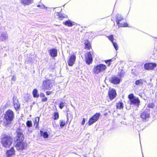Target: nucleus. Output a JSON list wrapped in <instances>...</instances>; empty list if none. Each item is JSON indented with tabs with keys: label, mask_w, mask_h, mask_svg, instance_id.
I'll list each match as a JSON object with an SVG mask.
<instances>
[{
	"label": "nucleus",
	"mask_w": 157,
	"mask_h": 157,
	"mask_svg": "<svg viewBox=\"0 0 157 157\" xmlns=\"http://www.w3.org/2000/svg\"><path fill=\"white\" fill-rule=\"evenodd\" d=\"M65 104H66L65 102H63L62 101H61L59 104V108L60 109H62L64 106Z\"/></svg>",
	"instance_id": "33"
},
{
	"label": "nucleus",
	"mask_w": 157,
	"mask_h": 157,
	"mask_svg": "<svg viewBox=\"0 0 157 157\" xmlns=\"http://www.w3.org/2000/svg\"><path fill=\"white\" fill-rule=\"evenodd\" d=\"M128 98L129 99L130 104L135 105L138 106L140 105V101L138 97H135L133 94H131L128 96Z\"/></svg>",
	"instance_id": "5"
},
{
	"label": "nucleus",
	"mask_w": 157,
	"mask_h": 157,
	"mask_svg": "<svg viewBox=\"0 0 157 157\" xmlns=\"http://www.w3.org/2000/svg\"><path fill=\"white\" fill-rule=\"evenodd\" d=\"M121 81V79L117 76H114L111 77L109 80L110 83L114 84H119Z\"/></svg>",
	"instance_id": "13"
},
{
	"label": "nucleus",
	"mask_w": 157,
	"mask_h": 157,
	"mask_svg": "<svg viewBox=\"0 0 157 157\" xmlns=\"http://www.w3.org/2000/svg\"><path fill=\"white\" fill-rule=\"evenodd\" d=\"M39 120L40 117H36L34 118L33 121V124L35 128L36 129L39 128Z\"/></svg>",
	"instance_id": "19"
},
{
	"label": "nucleus",
	"mask_w": 157,
	"mask_h": 157,
	"mask_svg": "<svg viewBox=\"0 0 157 157\" xmlns=\"http://www.w3.org/2000/svg\"><path fill=\"white\" fill-rule=\"evenodd\" d=\"M7 36L5 34H2L0 35V40L3 41L5 40L7 38Z\"/></svg>",
	"instance_id": "25"
},
{
	"label": "nucleus",
	"mask_w": 157,
	"mask_h": 157,
	"mask_svg": "<svg viewBox=\"0 0 157 157\" xmlns=\"http://www.w3.org/2000/svg\"><path fill=\"white\" fill-rule=\"evenodd\" d=\"M85 118H83L82 119V121L81 122V124L82 125H84L85 124Z\"/></svg>",
	"instance_id": "40"
},
{
	"label": "nucleus",
	"mask_w": 157,
	"mask_h": 157,
	"mask_svg": "<svg viewBox=\"0 0 157 157\" xmlns=\"http://www.w3.org/2000/svg\"><path fill=\"white\" fill-rule=\"evenodd\" d=\"M124 74V72L123 70H121V71L118 73V75L119 77H121L123 76Z\"/></svg>",
	"instance_id": "35"
},
{
	"label": "nucleus",
	"mask_w": 157,
	"mask_h": 157,
	"mask_svg": "<svg viewBox=\"0 0 157 157\" xmlns=\"http://www.w3.org/2000/svg\"><path fill=\"white\" fill-rule=\"evenodd\" d=\"M123 19V17H121L120 16H118L116 17V22L117 25H118L121 23L120 22V21H121Z\"/></svg>",
	"instance_id": "26"
},
{
	"label": "nucleus",
	"mask_w": 157,
	"mask_h": 157,
	"mask_svg": "<svg viewBox=\"0 0 157 157\" xmlns=\"http://www.w3.org/2000/svg\"><path fill=\"white\" fill-rule=\"evenodd\" d=\"M56 16L58 17L57 18L60 20H62L65 18H67V16L63 13L60 12H56Z\"/></svg>",
	"instance_id": "16"
},
{
	"label": "nucleus",
	"mask_w": 157,
	"mask_h": 157,
	"mask_svg": "<svg viewBox=\"0 0 157 157\" xmlns=\"http://www.w3.org/2000/svg\"><path fill=\"white\" fill-rule=\"evenodd\" d=\"M84 48L86 50H90L92 49V46L90 41L87 40H85L84 43Z\"/></svg>",
	"instance_id": "18"
},
{
	"label": "nucleus",
	"mask_w": 157,
	"mask_h": 157,
	"mask_svg": "<svg viewBox=\"0 0 157 157\" xmlns=\"http://www.w3.org/2000/svg\"><path fill=\"white\" fill-rule=\"evenodd\" d=\"M59 117V113L58 112H55L53 113L52 119L54 120L58 119Z\"/></svg>",
	"instance_id": "27"
},
{
	"label": "nucleus",
	"mask_w": 157,
	"mask_h": 157,
	"mask_svg": "<svg viewBox=\"0 0 157 157\" xmlns=\"http://www.w3.org/2000/svg\"><path fill=\"white\" fill-rule=\"evenodd\" d=\"M14 117V112L10 109H8L6 111L4 118L6 122H9L13 120Z\"/></svg>",
	"instance_id": "3"
},
{
	"label": "nucleus",
	"mask_w": 157,
	"mask_h": 157,
	"mask_svg": "<svg viewBox=\"0 0 157 157\" xmlns=\"http://www.w3.org/2000/svg\"><path fill=\"white\" fill-rule=\"evenodd\" d=\"M156 98H157V95L156 96Z\"/></svg>",
	"instance_id": "44"
},
{
	"label": "nucleus",
	"mask_w": 157,
	"mask_h": 157,
	"mask_svg": "<svg viewBox=\"0 0 157 157\" xmlns=\"http://www.w3.org/2000/svg\"><path fill=\"white\" fill-rule=\"evenodd\" d=\"M27 126L28 127H31L32 126V123L31 121L28 120L26 122Z\"/></svg>",
	"instance_id": "32"
},
{
	"label": "nucleus",
	"mask_w": 157,
	"mask_h": 157,
	"mask_svg": "<svg viewBox=\"0 0 157 157\" xmlns=\"http://www.w3.org/2000/svg\"><path fill=\"white\" fill-rule=\"evenodd\" d=\"M63 24L68 27H71L73 25H75V23L73 22H72L71 20H68L63 22Z\"/></svg>",
	"instance_id": "20"
},
{
	"label": "nucleus",
	"mask_w": 157,
	"mask_h": 157,
	"mask_svg": "<svg viewBox=\"0 0 157 157\" xmlns=\"http://www.w3.org/2000/svg\"><path fill=\"white\" fill-rule=\"evenodd\" d=\"M13 78H13H12V79H13V80H15V77H14V78Z\"/></svg>",
	"instance_id": "43"
},
{
	"label": "nucleus",
	"mask_w": 157,
	"mask_h": 157,
	"mask_svg": "<svg viewBox=\"0 0 157 157\" xmlns=\"http://www.w3.org/2000/svg\"><path fill=\"white\" fill-rule=\"evenodd\" d=\"M154 106V103L149 104L148 107L150 108H152Z\"/></svg>",
	"instance_id": "38"
},
{
	"label": "nucleus",
	"mask_w": 157,
	"mask_h": 157,
	"mask_svg": "<svg viewBox=\"0 0 157 157\" xmlns=\"http://www.w3.org/2000/svg\"><path fill=\"white\" fill-rule=\"evenodd\" d=\"M150 117V113L147 111H144L140 114V117L143 121H145Z\"/></svg>",
	"instance_id": "15"
},
{
	"label": "nucleus",
	"mask_w": 157,
	"mask_h": 157,
	"mask_svg": "<svg viewBox=\"0 0 157 157\" xmlns=\"http://www.w3.org/2000/svg\"><path fill=\"white\" fill-rule=\"evenodd\" d=\"M116 108L119 109H123L124 107L123 104L122 102L119 101L116 104Z\"/></svg>",
	"instance_id": "24"
},
{
	"label": "nucleus",
	"mask_w": 157,
	"mask_h": 157,
	"mask_svg": "<svg viewBox=\"0 0 157 157\" xmlns=\"http://www.w3.org/2000/svg\"><path fill=\"white\" fill-rule=\"evenodd\" d=\"M93 52H88L86 53L85 55V59L86 64L88 65H90L92 63L93 60V57L92 56V54Z\"/></svg>",
	"instance_id": "7"
},
{
	"label": "nucleus",
	"mask_w": 157,
	"mask_h": 157,
	"mask_svg": "<svg viewBox=\"0 0 157 157\" xmlns=\"http://www.w3.org/2000/svg\"><path fill=\"white\" fill-rule=\"evenodd\" d=\"M100 116L99 113H96L90 117L88 121V125H90L97 121L99 118Z\"/></svg>",
	"instance_id": "8"
},
{
	"label": "nucleus",
	"mask_w": 157,
	"mask_h": 157,
	"mask_svg": "<svg viewBox=\"0 0 157 157\" xmlns=\"http://www.w3.org/2000/svg\"><path fill=\"white\" fill-rule=\"evenodd\" d=\"M119 27H125L128 26V24L126 22H124L123 23H121L118 25Z\"/></svg>",
	"instance_id": "30"
},
{
	"label": "nucleus",
	"mask_w": 157,
	"mask_h": 157,
	"mask_svg": "<svg viewBox=\"0 0 157 157\" xmlns=\"http://www.w3.org/2000/svg\"><path fill=\"white\" fill-rule=\"evenodd\" d=\"M76 59V56L73 54L70 56L67 61L68 64L69 66H72L75 63Z\"/></svg>",
	"instance_id": "10"
},
{
	"label": "nucleus",
	"mask_w": 157,
	"mask_h": 157,
	"mask_svg": "<svg viewBox=\"0 0 157 157\" xmlns=\"http://www.w3.org/2000/svg\"><path fill=\"white\" fill-rule=\"evenodd\" d=\"M109 63V62H108V63H108H108Z\"/></svg>",
	"instance_id": "45"
},
{
	"label": "nucleus",
	"mask_w": 157,
	"mask_h": 157,
	"mask_svg": "<svg viewBox=\"0 0 157 157\" xmlns=\"http://www.w3.org/2000/svg\"><path fill=\"white\" fill-rule=\"evenodd\" d=\"M67 121L66 122L65 121L63 120H60L59 121V125L61 128H62L67 123L68 121V117L67 116Z\"/></svg>",
	"instance_id": "23"
},
{
	"label": "nucleus",
	"mask_w": 157,
	"mask_h": 157,
	"mask_svg": "<svg viewBox=\"0 0 157 157\" xmlns=\"http://www.w3.org/2000/svg\"><path fill=\"white\" fill-rule=\"evenodd\" d=\"M106 68L105 65L103 64H99L95 66L93 69V72L96 74H98L105 71Z\"/></svg>",
	"instance_id": "4"
},
{
	"label": "nucleus",
	"mask_w": 157,
	"mask_h": 157,
	"mask_svg": "<svg viewBox=\"0 0 157 157\" xmlns=\"http://www.w3.org/2000/svg\"><path fill=\"white\" fill-rule=\"evenodd\" d=\"M21 130V129L18 128L16 131L17 135L15 137V147L17 150L21 151L25 149L27 144L23 141L24 137Z\"/></svg>",
	"instance_id": "1"
},
{
	"label": "nucleus",
	"mask_w": 157,
	"mask_h": 157,
	"mask_svg": "<svg viewBox=\"0 0 157 157\" xmlns=\"http://www.w3.org/2000/svg\"><path fill=\"white\" fill-rule=\"evenodd\" d=\"M107 37L113 43V42L114 38L113 35H110L107 36Z\"/></svg>",
	"instance_id": "34"
},
{
	"label": "nucleus",
	"mask_w": 157,
	"mask_h": 157,
	"mask_svg": "<svg viewBox=\"0 0 157 157\" xmlns=\"http://www.w3.org/2000/svg\"><path fill=\"white\" fill-rule=\"evenodd\" d=\"M108 114V113H105L103 114V115L105 116H106Z\"/></svg>",
	"instance_id": "41"
},
{
	"label": "nucleus",
	"mask_w": 157,
	"mask_h": 157,
	"mask_svg": "<svg viewBox=\"0 0 157 157\" xmlns=\"http://www.w3.org/2000/svg\"><path fill=\"white\" fill-rule=\"evenodd\" d=\"M49 55L50 56L54 57L57 56V50L56 48H52L49 50Z\"/></svg>",
	"instance_id": "17"
},
{
	"label": "nucleus",
	"mask_w": 157,
	"mask_h": 157,
	"mask_svg": "<svg viewBox=\"0 0 157 157\" xmlns=\"http://www.w3.org/2000/svg\"><path fill=\"white\" fill-rule=\"evenodd\" d=\"M143 80L142 79H140L136 80L135 82V84L136 85H142L143 83Z\"/></svg>",
	"instance_id": "28"
},
{
	"label": "nucleus",
	"mask_w": 157,
	"mask_h": 157,
	"mask_svg": "<svg viewBox=\"0 0 157 157\" xmlns=\"http://www.w3.org/2000/svg\"><path fill=\"white\" fill-rule=\"evenodd\" d=\"M115 49L117 50L118 49V46L117 44L114 42L112 43Z\"/></svg>",
	"instance_id": "36"
},
{
	"label": "nucleus",
	"mask_w": 157,
	"mask_h": 157,
	"mask_svg": "<svg viewBox=\"0 0 157 157\" xmlns=\"http://www.w3.org/2000/svg\"><path fill=\"white\" fill-rule=\"evenodd\" d=\"M1 143L3 147L6 148H9L12 144V137L8 135L4 134L1 138Z\"/></svg>",
	"instance_id": "2"
},
{
	"label": "nucleus",
	"mask_w": 157,
	"mask_h": 157,
	"mask_svg": "<svg viewBox=\"0 0 157 157\" xmlns=\"http://www.w3.org/2000/svg\"><path fill=\"white\" fill-rule=\"evenodd\" d=\"M157 66V64L154 63H146L144 64V68L146 70H153Z\"/></svg>",
	"instance_id": "11"
},
{
	"label": "nucleus",
	"mask_w": 157,
	"mask_h": 157,
	"mask_svg": "<svg viewBox=\"0 0 157 157\" xmlns=\"http://www.w3.org/2000/svg\"><path fill=\"white\" fill-rule=\"evenodd\" d=\"M112 59H108V60H105V62L106 63H108V62H109V63H108V66H109L110 65V64H111V63H110L112 61Z\"/></svg>",
	"instance_id": "37"
},
{
	"label": "nucleus",
	"mask_w": 157,
	"mask_h": 157,
	"mask_svg": "<svg viewBox=\"0 0 157 157\" xmlns=\"http://www.w3.org/2000/svg\"><path fill=\"white\" fill-rule=\"evenodd\" d=\"M41 6V5H37V7H40Z\"/></svg>",
	"instance_id": "42"
},
{
	"label": "nucleus",
	"mask_w": 157,
	"mask_h": 157,
	"mask_svg": "<svg viewBox=\"0 0 157 157\" xmlns=\"http://www.w3.org/2000/svg\"><path fill=\"white\" fill-rule=\"evenodd\" d=\"M117 95V93L115 90L112 89L109 90L108 91V96L110 101L115 98Z\"/></svg>",
	"instance_id": "9"
},
{
	"label": "nucleus",
	"mask_w": 157,
	"mask_h": 157,
	"mask_svg": "<svg viewBox=\"0 0 157 157\" xmlns=\"http://www.w3.org/2000/svg\"><path fill=\"white\" fill-rule=\"evenodd\" d=\"M32 94L33 97L35 98H38L39 96L38 90L36 89H33V91Z\"/></svg>",
	"instance_id": "22"
},
{
	"label": "nucleus",
	"mask_w": 157,
	"mask_h": 157,
	"mask_svg": "<svg viewBox=\"0 0 157 157\" xmlns=\"http://www.w3.org/2000/svg\"><path fill=\"white\" fill-rule=\"evenodd\" d=\"M51 93H52L51 91H47L46 92V95H49L51 94Z\"/></svg>",
	"instance_id": "39"
},
{
	"label": "nucleus",
	"mask_w": 157,
	"mask_h": 157,
	"mask_svg": "<svg viewBox=\"0 0 157 157\" xmlns=\"http://www.w3.org/2000/svg\"><path fill=\"white\" fill-rule=\"evenodd\" d=\"M40 97L42 98L41 99L42 102H45L47 100V98L45 96V95L43 93H41L40 94Z\"/></svg>",
	"instance_id": "29"
},
{
	"label": "nucleus",
	"mask_w": 157,
	"mask_h": 157,
	"mask_svg": "<svg viewBox=\"0 0 157 157\" xmlns=\"http://www.w3.org/2000/svg\"><path fill=\"white\" fill-rule=\"evenodd\" d=\"M21 3L24 6L30 4L33 2V0H20Z\"/></svg>",
	"instance_id": "21"
},
{
	"label": "nucleus",
	"mask_w": 157,
	"mask_h": 157,
	"mask_svg": "<svg viewBox=\"0 0 157 157\" xmlns=\"http://www.w3.org/2000/svg\"><path fill=\"white\" fill-rule=\"evenodd\" d=\"M40 133L41 135L43 134V137L44 138H46L48 137V134L47 132H43L42 131H40Z\"/></svg>",
	"instance_id": "31"
},
{
	"label": "nucleus",
	"mask_w": 157,
	"mask_h": 157,
	"mask_svg": "<svg viewBox=\"0 0 157 157\" xmlns=\"http://www.w3.org/2000/svg\"><path fill=\"white\" fill-rule=\"evenodd\" d=\"M52 81L49 79H46L44 80L42 85V89L44 90H49L51 89L52 84Z\"/></svg>",
	"instance_id": "6"
},
{
	"label": "nucleus",
	"mask_w": 157,
	"mask_h": 157,
	"mask_svg": "<svg viewBox=\"0 0 157 157\" xmlns=\"http://www.w3.org/2000/svg\"><path fill=\"white\" fill-rule=\"evenodd\" d=\"M15 150L13 147H11L10 149L6 151V157H12L15 155Z\"/></svg>",
	"instance_id": "12"
},
{
	"label": "nucleus",
	"mask_w": 157,
	"mask_h": 157,
	"mask_svg": "<svg viewBox=\"0 0 157 157\" xmlns=\"http://www.w3.org/2000/svg\"><path fill=\"white\" fill-rule=\"evenodd\" d=\"M13 102L14 107L16 110H17L20 107V104L16 97H13Z\"/></svg>",
	"instance_id": "14"
}]
</instances>
